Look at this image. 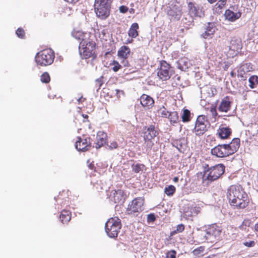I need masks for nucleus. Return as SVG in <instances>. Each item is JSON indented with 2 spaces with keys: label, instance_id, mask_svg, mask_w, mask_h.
I'll use <instances>...</instances> for the list:
<instances>
[{
  "label": "nucleus",
  "instance_id": "obj_62",
  "mask_svg": "<svg viewBox=\"0 0 258 258\" xmlns=\"http://www.w3.org/2000/svg\"><path fill=\"white\" fill-rule=\"evenodd\" d=\"M82 98H83V97H82V96H81V97H80V98L77 100V101H78V103H81V102H82Z\"/></svg>",
  "mask_w": 258,
  "mask_h": 258
},
{
  "label": "nucleus",
  "instance_id": "obj_50",
  "mask_svg": "<svg viewBox=\"0 0 258 258\" xmlns=\"http://www.w3.org/2000/svg\"><path fill=\"white\" fill-rule=\"evenodd\" d=\"M107 146L108 147V149L112 150L116 149L118 147V144L116 142L113 141L110 143L109 145H108Z\"/></svg>",
  "mask_w": 258,
  "mask_h": 258
},
{
  "label": "nucleus",
  "instance_id": "obj_24",
  "mask_svg": "<svg viewBox=\"0 0 258 258\" xmlns=\"http://www.w3.org/2000/svg\"><path fill=\"white\" fill-rule=\"evenodd\" d=\"M207 124H195L194 128L195 132L197 136H201L204 134V133L207 130Z\"/></svg>",
  "mask_w": 258,
  "mask_h": 258
},
{
  "label": "nucleus",
  "instance_id": "obj_15",
  "mask_svg": "<svg viewBox=\"0 0 258 258\" xmlns=\"http://www.w3.org/2000/svg\"><path fill=\"white\" fill-rule=\"evenodd\" d=\"M240 142L239 138H234L231 142L226 144L230 155L237 152L240 147Z\"/></svg>",
  "mask_w": 258,
  "mask_h": 258
},
{
  "label": "nucleus",
  "instance_id": "obj_33",
  "mask_svg": "<svg viewBox=\"0 0 258 258\" xmlns=\"http://www.w3.org/2000/svg\"><path fill=\"white\" fill-rule=\"evenodd\" d=\"M182 23L186 25V27L193 25L194 18L191 16L188 15L187 17L182 19Z\"/></svg>",
  "mask_w": 258,
  "mask_h": 258
},
{
  "label": "nucleus",
  "instance_id": "obj_64",
  "mask_svg": "<svg viewBox=\"0 0 258 258\" xmlns=\"http://www.w3.org/2000/svg\"><path fill=\"white\" fill-rule=\"evenodd\" d=\"M201 104L202 105H204V102H203L202 101H201Z\"/></svg>",
  "mask_w": 258,
  "mask_h": 258
},
{
  "label": "nucleus",
  "instance_id": "obj_35",
  "mask_svg": "<svg viewBox=\"0 0 258 258\" xmlns=\"http://www.w3.org/2000/svg\"><path fill=\"white\" fill-rule=\"evenodd\" d=\"M145 165L143 164H137L132 165L133 171L136 173H139L141 171H143L145 168Z\"/></svg>",
  "mask_w": 258,
  "mask_h": 258
},
{
  "label": "nucleus",
  "instance_id": "obj_60",
  "mask_svg": "<svg viewBox=\"0 0 258 258\" xmlns=\"http://www.w3.org/2000/svg\"><path fill=\"white\" fill-rule=\"evenodd\" d=\"M207 1L210 4H213L217 1V0H207Z\"/></svg>",
  "mask_w": 258,
  "mask_h": 258
},
{
  "label": "nucleus",
  "instance_id": "obj_21",
  "mask_svg": "<svg viewBox=\"0 0 258 258\" xmlns=\"http://www.w3.org/2000/svg\"><path fill=\"white\" fill-rule=\"evenodd\" d=\"M218 134L221 139H227L231 134V130L229 127L222 126L218 130Z\"/></svg>",
  "mask_w": 258,
  "mask_h": 258
},
{
  "label": "nucleus",
  "instance_id": "obj_61",
  "mask_svg": "<svg viewBox=\"0 0 258 258\" xmlns=\"http://www.w3.org/2000/svg\"><path fill=\"white\" fill-rule=\"evenodd\" d=\"M173 181H174V182H177V181H178L179 179H178V177H174L173 178Z\"/></svg>",
  "mask_w": 258,
  "mask_h": 258
},
{
  "label": "nucleus",
  "instance_id": "obj_47",
  "mask_svg": "<svg viewBox=\"0 0 258 258\" xmlns=\"http://www.w3.org/2000/svg\"><path fill=\"white\" fill-rule=\"evenodd\" d=\"M176 251L174 250L169 251L166 253L167 258H176Z\"/></svg>",
  "mask_w": 258,
  "mask_h": 258
},
{
  "label": "nucleus",
  "instance_id": "obj_53",
  "mask_svg": "<svg viewBox=\"0 0 258 258\" xmlns=\"http://www.w3.org/2000/svg\"><path fill=\"white\" fill-rule=\"evenodd\" d=\"M244 245L248 247H253L255 245V242L254 241H250L249 242H244Z\"/></svg>",
  "mask_w": 258,
  "mask_h": 258
},
{
  "label": "nucleus",
  "instance_id": "obj_16",
  "mask_svg": "<svg viewBox=\"0 0 258 258\" xmlns=\"http://www.w3.org/2000/svg\"><path fill=\"white\" fill-rule=\"evenodd\" d=\"M191 66L190 60L186 57L182 58L176 62V67L182 71H186Z\"/></svg>",
  "mask_w": 258,
  "mask_h": 258
},
{
  "label": "nucleus",
  "instance_id": "obj_42",
  "mask_svg": "<svg viewBox=\"0 0 258 258\" xmlns=\"http://www.w3.org/2000/svg\"><path fill=\"white\" fill-rule=\"evenodd\" d=\"M170 68V65L165 61H162L160 62V68L159 70H165L169 71Z\"/></svg>",
  "mask_w": 258,
  "mask_h": 258
},
{
  "label": "nucleus",
  "instance_id": "obj_28",
  "mask_svg": "<svg viewBox=\"0 0 258 258\" xmlns=\"http://www.w3.org/2000/svg\"><path fill=\"white\" fill-rule=\"evenodd\" d=\"M157 75L163 81H166L170 78L169 71L165 70H159L157 72Z\"/></svg>",
  "mask_w": 258,
  "mask_h": 258
},
{
  "label": "nucleus",
  "instance_id": "obj_45",
  "mask_svg": "<svg viewBox=\"0 0 258 258\" xmlns=\"http://www.w3.org/2000/svg\"><path fill=\"white\" fill-rule=\"evenodd\" d=\"M227 0H219L217 4H216L215 6L217 8H219L220 9H221L223 8L224 6L226 4Z\"/></svg>",
  "mask_w": 258,
  "mask_h": 258
},
{
  "label": "nucleus",
  "instance_id": "obj_27",
  "mask_svg": "<svg viewBox=\"0 0 258 258\" xmlns=\"http://www.w3.org/2000/svg\"><path fill=\"white\" fill-rule=\"evenodd\" d=\"M185 144L186 142L184 138L176 140L172 143V146L176 148L180 152H181V149L185 146Z\"/></svg>",
  "mask_w": 258,
  "mask_h": 258
},
{
  "label": "nucleus",
  "instance_id": "obj_14",
  "mask_svg": "<svg viewBox=\"0 0 258 258\" xmlns=\"http://www.w3.org/2000/svg\"><path fill=\"white\" fill-rule=\"evenodd\" d=\"M112 195L113 196V201L115 203H123L126 198V195L121 189L113 190L112 191Z\"/></svg>",
  "mask_w": 258,
  "mask_h": 258
},
{
  "label": "nucleus",
  "instance_id": "obj_31",
  "mask_svg": "<svg viewBox=\"0 0 258 258\" xmlns=\"http://www.w3.org/2000/svg\"><path fill=\"white\" fill-rule=\"evenodd\" d=\"M60 218L63 223L69 222L71 220L69 212L67 211H63L60 215Z\"/></svg>",
  "mask_w": 258,
  "mask_h": 258
},
{
  "label": "nucleus",
  "instance_id": "obj_51",
  "mask_svg": "<svg viewBox=\"0 0 258 258\" xmlns=\"http://www.w3.org/2000/svg\"><path fill=\"white\" fill-rule=\"evenodd\" d=\"M156 220V217L154 214H150L148 215L147 221L148 222H154Z\"/></svg>",
  "mask_w": 258,
  "mask_h": 258
},
{
  "label": "nucleus",
  "instance_id": "obj_23",
  "mask_svg": "<svg viewBox=\"0 0 258 258\" xmlns=\"http://www.w3.org/2000/svg\"><path fill=\"white\" fill-rule=\"evenodd\" d=\"M139 28V25L137 23H133L128 32V36L132 38H136L139 35L138 31Z\"/></svg>",
  "mask_w": 258,
  "mask_h": 258
},
{
  "label": "nucleus",
  "instance_id": "obj_54",
  "mask_svg": "<svg viewBox=\"0 0 258 258\" xmlns=\"http://www.w3.org/2000/svg\"><path fill=\"white\" fill-rule=\"evenodd\" d=\"M121 64L124 67H128V62L126 60V58H122V60L121 62Z\"/></svg>",
  "mask_w": 258,
  "mask_h": 258
},
{
  "label": "nucleus",
  "instance_id": "obj_36",
  "mask_svg": "<svg viewBox=\"0 0 258 258\" xmlns=\"http://www.w3.org/2000/svg\"><path fill=\"white\" fill-rule=\"evenodd\" d=\"M175 191V187L172 185H170L164 189V192L169 196H172Z\"/></svg>",
  "mask_w": 258,
  "mask_h": 258
},
{
  "label": "nucleus",
  "instance_id": "obj_34",
  "mask_svg": "<svg viewBox=\"0 0 258 258\" xmlns=\"http://www.w3.org/2000/svg\"><path fill=\"white\" fill-rule=\"evenodd\" d=\"M216 30L215 24L213 22H208L206 26V30L214 34Z\"/></svg>",
  "mask_w": 258,
  "mask_h": 258
},
{
  "label": "nucleus",
  "instance_id": "obj_41",
  "mask_svg": "<svg viewBox=\"0 0 258 258\" xmlns=\"http://www.w3.org/2000/svg\"><path fill=\"white\" fill-rule=\"evenodd\" d=\"M206 123H208V122L205 120V116L204 115H200L198 117L195 124H200Z\"/></svg>",
  "mask_w": 258,
  "mask_h": 258
},
{
  "label": "nucleus",
  "instance_id": "obj_49",
  "mask_svg": "<svg viewBox=\"0 0 258 258\" xmlns=\"http://www.w3.org/2000/svg\"><path fill=\"white\" fill-rule=\"evenodd\" d=\"M204 250V248L202 246L198 247L193 250L192 253L195 255H198L201 254Z\"/></svg>",
  "mask_w": 258,
  "mask_h": 258
},
{
  "label": "nucleus",
  "instance_id": "obj_11",
  "mask_svg": "<svg viewBox=\"0 0 258 258\" xmlns=\"http://www.w3.org/2000/svg\"><path fill=\"white\" fill-rule=\"evenodd\" d=\"M189 16L202 18L205 16L203 8L198 5L195 6L192 2L188 4Z\"/></svg>",
  "mask_w": 258,
  "mask_h": 258
},
{
  "label": "nucleus",
  "instance_id": "obj_22",
  "mask_svg": "<svg viewBox=\"0 0 258 258\" xmlns=\"http://www.w3.org/2000/svg\"><path fill=\"white\" fill-rule=\"evenodd\" d=\"M241 48V43L239 39L233 38L230 42L229 49L232 51H238Z\"/></svg>",
  "mask_w": 258,
  "mask_h": 258
},
{
  "label": "nucleus",
  "instance_id": "obj_10",
  "mask_svg": "<svg viewBox=\"0 0 258 258\" xmlns=\"http://www.w3.org/2000/svg\"><path fill=\"white\" fill-rule=\"evenodd\" d=\"M158 134V131L154 125H150L144 128V139L145 141L152 140Z\"/></svg>",
  "mask_w": 258,
  "mask_h": 258
},
{
  "label": "nucleus",
  "instance_id": "obj_2",
  "mask_svg": "<svg viewBox=\"0 0 258 258\" xmlns=\"http://www.w3.org/2000/svg\"><path fill=\"white\" fill-rule=\"evenodd\" d=\"M225 169V167L223 164L211 166L206 164L203 166V179L207 184L215 181L224 174Z\"/></svg>",
  "mask_w": 258,
  "mask_h": 258
},
{
  "label": "nucleus",
  "instance_id": "obj_5",
  "mask_svg": "<svg viewBox=\"0 0 258 258\" xmlns=\"http://www.w3.org/2000/svg\"><path fill=\"white\" fill-rule=\"evenodd\" d=\"M121 224L117 217L110 218L105 223V230L107 235L111 238L116 237L121 229Z\"/></svg>",
  "mask_w": 258,
  "mask_h": 258
},
{
  "label": "nucleus",
  "instance_id": "obj_7",
  "mask_svg": "<svg viewBox=\"0 0 258 258\" xmlns=\"http://www.w3.org/2000/svg\"><path fill=\"white\" fill-rule=\"evenodd\" d=\"M220 230L216 229L214 226H210L205 230L201 231L198 236L201 240L208 242H214L216 237L220 235Z\"/></svg>",
  "mask_w": 258,
  "mask_h": 258
},
{
  "label": "nucleus",
  "instance_id": "obj_29",
  "mask_svg": "<svg viewBox=\"0 0 258 258\" xmlns=\"http://www.w3.org/2000/svg\"><path fill=\"white\" fill-rule=\"evenodd\" d=\"M249 86L251 89L256 88L258 86V76L253 75L248 79Z\"/></svg>",
  "mask_w": 258,
  "mask_h": 258
},
{
  "label": "nucleus",
  "instance_id": "obj_17",
  "mask_svg": "<svg viewBox=\"0 0 258 258\" xmlns=\"http://www.w3.org/2000/svg\"><path fill=\"white\" fill-rule=\"evenodd\" d=\"M168 16H171L172 19L178 20L181 16V9L178 6H174L173 8L168 10Z\"/></svg>",
  "mask_w": 258,
  "mask_h": 258
},
{
  "label": "nucleus",
  "instance_id": "obj_30",
  "mask_svg": "<svg viewBox=\"0 0 258 258\" xmlns=\"http://www.w3.org/2000/svg\"><path fill=\"white\" fill-rule=\"evenodd\" d=\"M168 118L169 119L171 123H176L179 119L177 112L176 111L170 112Z\"/></svg>",
  "mask_w": 258,
  "mask_h": 258
},
{
  "label": "nucleus",
  "instance_id": "obj_26",
  "mask_svg": "<svg viewBox=\"0 0 258 258\" xmlns=\"http://www.w3.org/2000/svg\"><path fill=\"white\" fill-rule=\"evenodd\" d=\"M250 64L247 63L241 65L238 70V76L240 77H243V75L246 72L250 71V69H252L251 67L249 68Z\"/></svg>",
  "mask_w": 258,
  "mask_h": 258
},
{
  "label": "nucleus",
  "instance_id": "obj_6",
  "mask_svg": "<svg viewBox=\"0 0 258 258\" xmlns=\"http://www.w3.org/2000/svg\"><path fill=\"white\" fill-rule=\"evenodd\" d=\"M37 64L46 66L51 64L54 60V52L51 49H46L38 52L35 56Z\"/></svg>",
  "mask_w": 258,
  "mask_h": 258
},
{
  "label": "nucleus",
  "instance_id": "obj_46",
  "mask_svg": "<svg viewBox=\"0 0 258 258\" xmlns=\"http://www.w3.org/2000/svg\"><path fill=\"white\" fill-rule=\"evenodd\" d=\"M16 33L17 35L18 36V37L19 38H23L25 35V32H24V30L20 28H19L17 30Z\"/></svg>",
  "mask_w": 258,
  "mask_h": 258
},
{
  "label": "nucleus",
  "instance_id": "obj_44",
  "mask_svg": "<svg viewBox=\"0 0 258 258\" xmlns=\"http://www.w3.org/2000/svg\"><path fill=\"white\" fill-rule=\"evenodd\" d=\"M112 64L114 66V67L112 68V70L114 72H117L122 66L117 61L115 60H113Z\"/></svg>",
  "mask_w": 258,
  "mask_h": 258
},
{
  "label": "nucleus",
  "instance_id": "obj_56",
  "mask_svg": "<svg viewBox=\"0 0 258 258\" xmlns=\"http://www.w3.org/2000/svg\"><path fill=\"white\" fill-rule=\"evenodd\" d=\"M147 142H148L147 146L149 148H150L151 149V148L152 147L153 145H154V143L152 142L151 140L150 141H147Z\"/></svg>",
  "mask_w": 258,
  "mask_h": 258
},
{
  "label": "nucleus",
  "instance_id": "obj_19",
  "mask_svg": "<svg viewBox=\"0 0 258 258\" xmlns=\"http://www.w3.org/2000/svg\"><path fill=\"white\" fill-rule=\"evenodd\" d=\"M231 102L229 100L228 96L223 98L218 107V109L220 111L227 112L230 110L231 107Z\"/></svg>",
  "mask_w": 258,
  "mask_h": 258
},
{
  "label": "nucleus",
  "instance_id": "obj_39",
  "mask_svg": "<svg viewBox=\"0 0 258 258\" xmlns=\"http://www.w3.org/2000/svg\"><path fill=\"white\" fill-rule=\"evenodd\" d=\"M41 81L44 83H47L50 81V76L48 73H44L41 76Z\"/></svg>",
  "mask_w": 258,
  "mask_h": 258
},
{
  "label": "nucleus",
  "instance_id": "obj_59",
  "mask_svg": "<svg viewBox=\"0 0 258 258\" xmlns=\"http://www.w3.org/2000/svg\"><path fill=\"white\" fill-rule=\"evenodd\" d=\"M230 76L232 77H235V73L233 71H232L230 73Z\"/></svg>",
  "mask_w": 258,
  "mask_h": 258
},
{
  "label": "nucleus",
  "instance_id": "obj_58",
  "mask_svg": "<svg viewBox=\"0 0 258 258\" xmlns=\"http://www.w3.org/2000/svg\"><path fill=\"white\" fill-rule=\"evenodd\" d=\"M254 230L256 232H258V223L255 224Z\"/></svg>",
  "mask_w": 258,
  "mask_h": 258
},
{
  "label": "nucleus",
  "instance_id": "obj_12",
  "mask_svg": "<svg viewBox=\"0 0 258 258\" xmlns=\"http://www.w3.org/2000/svg\"><path fill=\"white\" fill-rule=\"evenodd\" d=\"M78 141L76 142V149L79 151L85 152L89 149L90 147V138L82 139L79 137Z\"/></svg>",
  "mask_w": 258,
  "mask_h": 258
},
{
  "label": "nucleus",
  "instance_id": "obj_18",
  "mask_svg": "<svg viewBox=\"0 0 258 258\" xmlns=\"http://www.w3.org/2000/svg\"><path fill=\"white\" fill-rule=\"evenodd\" d=\"M241 16V12H234L229 9L226 10L224 13L225 19L230 22L236 21L237 19H239Z\"/></svg>",
  "mask_w": 258,
  "mask_h": 258
},
{
  "label": "nucleus",
  "instance_id": "obj_8",
  "mask_svg": "<svg viewBox=\"0 0 258 258\" xmlns=\"http://www.w3.org/2000/svg\"><path fill=\"white\" fill-rule=\"evenodd\" d=\"M144 205V200L142 198H136L133 200L131 204H129L127 211L129 214H133L142 211Z\"/></svg>",
  "mask_w": 258,
  "mask_h": 258
},
{
  "label": "nucleus",
  "instance_id": "obj_52",
  "mask_svg": "<svg viewBox=\"0 0 258 258\" xmlns=\"http://www.w3.org/2000/svg\"><path fill=\"white\" fill-rule=\"evenodd\" d=\"M119 10L120 13L124 14L128 11V8L126 6L122 5L119 8Z\"/></svg>",
  "mask_w": 258,
  "mask_h": 258
},
{
  "label": "nucleus",
  "instance_id": "obj_4",
  "mask_svg": "<svg viewBox=\"0 0 258 258\" xmlns=\"http://www.w3.org/2000/svg\"><path fill=\"white\" fill-rule=\"evenodd\" d=\"M96 43L90 39H83L80 42L79 47V53L82 58L87 59L90 57H96L95 49Z\"/></svg>",
  "mask_w": 258,
  "mask_h": 258
},
{
  "label": "nucleus",
  "instance_id": "obj_43",
  "mask_svg": "<svg viewBox=\"0 0 258 258\" xmlns=\"http://www.w3.org/2000/svg\"><path fill=\"white\" fill-rule=\"evenodd\" d=\"M103 77L101 76L99 78H98L96 80V85L97 87H98L97 89V91L101 88L102 85L103 84Z\"/></svg>",
  "mask_w": 258,
  "mask_h": 258
},
{
  "label": "nucleus",
  "instance_id": "obj_3",
  "mask_svg": "<svg viewBox=\"0 0 258 258\" xmlns=\"http://www.w3.org/2000/svg\"><path fill=\"white\" fill-rule=\"evenodd\" d=\"M112 2L111 0H95L94 10L99 19L104 20L109 16Z\"/></svg>",
  "mask_w": 258,
  "mask_h": 258
},
{
  "label": "nucleus",
  "instance_id": "obj_48",
  "mask_svg": "<svg viewBox=\"0 0 258 258\" xmlns=\"http://www.w3.org/2000/svg\"><path fill=\"white\" fill-rule=\"evenodd\" d=\"M213 35V34H211L210 32L205 30V31L201 34V37L205 39H209L212 38Z\"/></svg>",
  "mask_w": 258,
  "mask_h": 258
},
{
  "label": "nucleus",
  "instance_id": "obj_37",
  "mask_svg": "<svg viewBox=\"0 0 258 258\" xmlns=\"http://www.w3.org/2000/svg\"><path fill=\"white\" fill-rule=\"evenodd\" d=\"M184 229V225L182 224H178L175 230L171 232L170 235L173 236L178 233L182 232Z\"/></svg>",
  "mask_w": 258,
  "mask_h": 258
},
{
  "label": "nucleus",
  "instance_id": "obj_25",
  "mask_svg": "<svg viewBox=\"0 0 258 258\" xmlns=\"http://www.w3.org/2000/svg\"><path fill=\"white\" fill-rule=\"evenodd\" d=\"M118 56L121 58H126L130 53V49L128 46H123L118 51Z\"/></svg>",
  "mask_w": 258,
  "mask_h": 258
},
{
  "label": "nucleus",
  "instance_id": "obj_13",
  "mask_svg": "<svg viewBox=\"0 0 258 258\" xmlns=\"http://www.w3.org/2000/svg\"><path fill=\"white\" fill-rule=\"evenodd\" d=\"M140 103L143 107L146 109H150L154 106V100L151 96L143 94L140 97Z\"/></svg>",
  "mask_w": 258,
  "mask_h": 258
},
{
  "label": "nucleus",
  "instance_id": "obj_40",
  "mask_svg": "<svg viewBox=\"0 0 258 258\" xmlns=\"http://www.w3.org/2000/svg\"><path fill=\"white\" fill-rule=\"evenodd\" d=\"M159 113L161 114L162 117L166 118H168L170 114V112L164 107L160 109Z\"/></svg>",
  "mask_w": 258,
  "mask_h": 258
},
{
  "label": "nucleus",
  "instance_id": "obj_1",
  "mask_svg": "<svg viewBox=\"0 0 258 258\" xmlns=\"http://www.w3.org/2000/svg\"><path fill=\"white\" fill-rule=\"evenodd\" d=\"M227 198L229 203L235 209H244L249 203V199L240 185H232L227 189Z\"/></svg>",
  "mask_w": 258,
  "mask_h": 258
},
{
  "label": "nucleus",
  "instance_id": "obj_63",
  "mask_svg": "<svg viewBox=\"0 0 258 258\" xmlns=\"http://www.w3.org/2000/svg\"><path fill=\"white\" fill-rule=\"evenodd\" d=\"M94 167V165L92 164L89 165V167L90 169H92Z\"/></svg>",
  "mask_w": 258,
  "mask_h": 258
},
{
  "label": "nucleus",
  "instance_id": "obj_9",
  "mask_svg": "<svg viewBox=\"0 0 258 258\" xmlns=\"http://www.w3.org/2000/svg\"><path fill=\"white\" fill-rule=\"evenodd\" d=\"M211 154L217 157L222 158L228 156V150L226 144H219L211 149Z\"/></svg>",
  "mask_w": 258,
  "mask_h": 258
},
{
  "label": "nucleus",
  "instance_id": "obj_38",
  "mask_svg": "<svg viewBox=\"0 0 258 258\" xmlns=\"http://www.w3.org/2000/svg\"><path fill=\"white\" fill-rule=\"evenodd\" d=\"M73 36L77 39L82 41L83 39H85V35L80 31L75 32L72 34ZM85 39H87L85 38Z\"/></svg>",
  "mask_w": 258,
  "mask_h": 258
},
{
  "label": "nucleus",
  "instance_id": "obj_57",
  "mask_svg": "<svg viewBox=\"0 0 258 258\" xmlns=\"http://www.w3.org/2000/svg\"><path fill=\"white\" fill-rule=\"evenodd\" d=\"M68 2L71 3H76L79 1V0H67Z\"/></svg>",
  "mask_w": 258,
  "mask_h": 258
},
{
  "label": "nucleus",
  "instance_id": "obj_55",
  "mask_svg": "<svg viewBox=\"0 0 258 258\" xmlns=\"http://www.w3.org/2000/svg\"><path fill=\"white\" fill-rule=\"evenodd\" d=\"M210 111L211 112L212 115L214 116H216L217 115L216 109L215 107H213L211 108Z\"/></svg>",
  "mask_w": 258,
  "mask_h": 258
},
{
  "label": "nucleus",
  "instance_id": "obj_32",
  "mask_svg": "<svg viewBox=\"0 0 258 258\" xmlns=\"http://www.w3.org/2000/svg\"><path fill=\"white\" fill-rule=\"evenodd\" d=\"M183 122H188L190 119V112L187 109H184L182 115L181 116Z\"/></svg>",
  "mask_w": 258,
  "mask_h": 258
},
{
  "label": "nucleus",
  "instance_id": "obj_20",
  "mask_svg": "<svg viewBox=\"0 0 258 258\" xmlns=\"http://www.w3.org/2000/svg\"><path fill=\"white\" fill-rule=\"evenodd\" d=\"M106 135L102 132H98L97 135V142L95 143V148L99 149L103 146L106 142Z\"/></svg>",
  "mask_w": 258,
  "mask_h": 258
}]
</instances>
